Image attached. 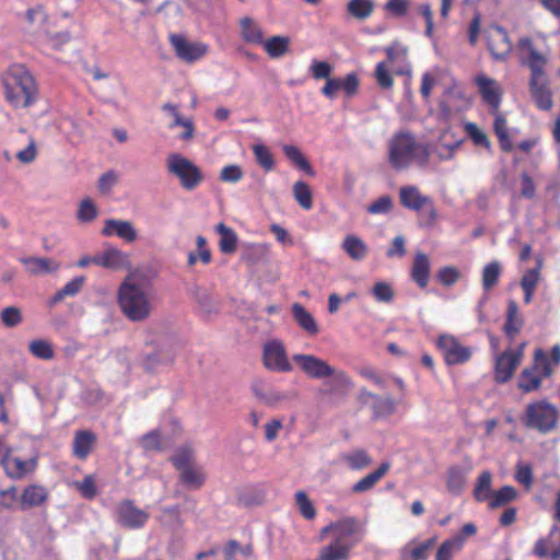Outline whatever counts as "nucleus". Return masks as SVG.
<instances>
[{"mask_svg": "<svg viewBox=\"0 0 560 560\" xmlns=\"http://www.w3.org/2000/svg\"><path fill=\"white\" fill-rule=\"evenodd\" d=\"M517 50L521 65L527 67L530 72L528 86L537 108L550 110L553 106V94L546 72L549 61L548 50L539 49L529 36L518 39Z\"/></svg>", "mask_w": 560, "mask_h": 560, "instance_id": "obj_1", "label": "nucleus"}, {"mask_svg": "<svg viewBox=\"0 0 560 560\" xmlns=\"http://www.w3.org/2000/svg\"><path fill=\"white\" fill-rule=\"evenodd\" d=\"M144 277L137 270L130 272L118 289V305L131 322H144L153 311L152 296Z\"/></svg>", "mask_w": 560, "mask_h": 560, "instance_id": "obj_2", "label": "nucleus"}, {"mask_svg": "<svg viewBox=\"0 0 560 560\" xmlns=\"http://www.w3.org/2000/svg\"><path fill=\"white\" fill-rule=\"evenodd\" d=\"M292 360L307 377L325 380L319 389V394L323 396L343 394L352 386L346 372L335 369L316 355L296 353L292 355Z\"/></svg>", "mask_w": 560, "mask_h": 560, "instance_id": "obj_3", "label": "nucleus"}, {"mask_svg": "<svg viewBox=\"0 0 560 560\" xmlns=\"http://www.w3.org/2000/svg\"><path fill=\"white\" fill-rule=\"evenodd\" d=\"M560 365V345L556 343L550 350V357L541 348H536L532 363L524 368L517 378V388L523 394L538 392L542 382L551 377L555 369Z\"/></svg>", "mask_w": 560, "mask_h": 560, "instance_id": "obj_4", "label": "nucleus"}, {"mask_svg": "<svg viewBox=\"0 0 560 560\" xmlns=\"http://www.w3.org/2000/svg\"><path fill=\"white\" fill-rule=\"evenodd\" d=\"M5 100L14 107H28L37 97V86L33 75L22 65L10 68L3 77Z\"/></svg>", "mask_w": 560, "mask_h": 560, "instance_id": "obj_5", "label": "nucleus"}, {"mask_svg": "<svg viewBox=\"0 0 560 560\" xmlns=\"http://www.w3.org/2000/svg\"><path fill=\"white\" fill-rule=\"evenodd\" d=\"M559 420L558 408L547 399L536 400L525 408L523 423L526 428L535 429L546 434L556 429Z\"/></svg>", "mask_w": 560, "mask_h": 560, "instance_id": "obj_6", "label": "nucleus"}, {"mask_svg": "<svg viewBox=\"0 0 560 560\" xmlns=\"http://www.w3.org/2000/svg\"><path fill=\"white\" fill-rule=\"evenodd\" d=\"M417 141L415 137L407 132L396 133L388 143V161L395 170L407 168L416 159Z\"/></svg>", "mask_w": 560, "mask_h": 560, "instance_id": "obj_7", "label": "nucleus"}, {"mask_svg": "<svg viewBox=\"0 0 560 560\" xmlns=\"http://www.w3.org/2000/svg\"><path fill=\"white\" fill-rule=\"evenodd\" d=\"M167 171L178 178L182 187L186 190H194L203 180L201 170L189 159L174 153L167 158Z\"/></svg>", "mask_w": 560, "mask_h": 560, "instance_id": "obj_8", "label": "nucleus"}, {"mask_svg": "<svg viewBox=\"0 0 560 560\" xmlns=\"http://www.w3.org/2000/svg\"><path fill=\"white\" fill-rule=\"evenodd\" d=\"M150 518L149 512L138 508L133 500H121L115 508V520L124 528L140 529Z\"/></svg>", "mask_w": 560, "mask_h": 560, "instance_id": "obj_9", "label": "nucleus"}, {"mask_svg": "<svg viewBox=\"0 0 560 560\" xmlns=\"http://www.w3.org/2000/svg\"><path fill=\"white\" fill-rule=\"evenodd\" d=\"M436 346L441 351L447 365H458L468 362L472 355V350L452 335H441L436 340Z\"/></svg>", "mask_w": 560, "mask_h": 560, "instance_id": "obj_10", "label": "nucleus"}, {"mask_svg": "<svg viewBox=\"0 0 560 560\" xmlns=\"http://www.w3.org/2000/svg\"><path fill=\"white\" fill-rule=\"evenodd\" d=\"M262 362L265 368L272 372L288 373L293 370L283 342L277 339L264 346Z\"/></svg>", "mask_w": 560, "mask_h": 560, "instance_id": "obj_11", "label": "nucleus"}, {"mask_svg": "<svg viewBox=\"0 0 560 560\" xmlns=\"http://www.w3.org/2000/svg\"><path fill=\"white\" fill-rule=\"evenodd\" d=\"M168 39L176 56L187 63H192L201 59L208 51L207 45L198 42H189L180 34H170Z\"/></svg>", "mask_w": 560, "mask_h": 560, "instance_id": "obj_12", "label": "nucleus"}, {"mask_svg": "<svg viewBox=\"0 0 560 560\" xmlns=\"http://www.w3.org/2000/svg\"><path fill=\"white\" fill-rule=\"evenodd\" d=\"M358 400L371 408L374 419L389 417L396 409V404L390 396H380L365 388L360 389Z\"/></svg>", "mask_w": 560, "mask_h": 560, "instance_id": "obj_13", "label": "nucleus"}, {"mask_svg": "<svg viewBox=\"0 0 560 560\" xmlns=\"http://www.w3.org/2000/svg\"><path fill=\"white\" fill-rule=\"evenodd\" d=\"M487 45L495 60H505L512 51V43L506 30L500 25L490 27Z\"/></svg>", "mask_w": 560, "mask_h": 560, "instance_id": "obj_14", "label": "nucleus"}, {"mask_svg": "<svg viewBox=\"0 0 560 560\" xmlns=\"http://www.w3.org/2000/svg\"><path fill=\"white\" fill-rule=\"evenodd\" d=\"M10 453L11 448H7V452L3 454L1 459V464L10 478L21 479L36 469V457L22 459L20 457L12 456Z\"/></svg>", "mask_w": 560, "mask_h": 560, "instance_id": "obj_15", "label": "nucleus"}, {"mask_svg": "<svg viewBox=\"0 0 560 560\" xmlns=\"http://www.w3.org/2000/svg\"><path fill=\"white\" fill-rule=\"evenodd\" d=\"M334 526L335 532H337L335 538L348 540L349 542H353L354 546L361 541L365 535L364 525L357 517L348 516L340 518L334 522Z\"/></svg>", "mask_w": 560, "mask_h": 560, "instance_id": "obj_16", "label": "nucleus"}, {"mask_svg": "<svg viewBox=\"0 0 560 560\" xmlns=\"http://www.w3.org/2000/svg\"><path fill=\"white\" fill-rule=\"evenodd\" d=\"M475 83L483 102L497 112L502 101V91L498 82L486 74H478L475 78Z\"/></svg>", "mask_w": 560, "mask_h": 560, "instance_id": "obj_17", "label": "nucleus"}, {"mask_svg": "<svg viewBox=\"0 0 560 560\" xmlns=\"http://www.w3.org/2000/svg\"><path fill=\"white\" fill-rule=\"evenodd\" d=\"M533 553L538 558L560 560V529L556 525L551 527L548 537L539 538L535 542Z\"/></svg>", "mask_w": 560, "mask_h": 560, "instance_id": "obj_18", "label": "nucleus"}, {"mask_svg": "<svg viewBox=\"0 0 560 560\" xmlns=\"http://www.w3.org/2000/svg\"><path fill=\"white\" fill-rule=\"evenodd\" d=\"M520 365V354L517 357L511 355V349L503 351L495 359L494 364V381L498 384H504L509 382L517 366Z\"/></svg>", "mask_w": 560, "mask_h": 560, "instance_id": "obj_19", "label": "nucleus"}, {"mask_svg": "<svg viewBox=\"0 0 560 560\" xmlns=\"http://www.w3.org/2000/svg\"><path fill=\"white\" fill-rule=\"evenodd\" d=\"M454 80L447 69L435 68L422 77V96H428L432 89L440 86L443 91L450 90Z\"/></svg>", "mask_w": 560, "mask_h": 560, "instance_id": "obj_20", "label": "nucleus"}, {"mask_svg": "<svg viewBox=\"0 0 560 560\" xmlns=\"http://www.w3.org/2000/svg\"><path fill=\"white\" fill-rule=\"evenodd\" d=\"M104 236H113L124 240L127 243H132L138 238V232L130 221L107 219L102 230Z\"/></svg>", "mask_w": 560, "mask_h": 560, "instance_id": "obj_21", "label": "nucleus"}, {"mask_svg": "<svg viewBox=\"0 0 560 560\" xmlns=\"http://www.w3.org/2000/svg\"><path fill=\"white\" fill-rule=\"evenodd\" d=\"M94 265L119 270L129 266V255L116 247H108L104 252L96 254Z\"/></svg>", "mask_w": 560, "mask_h": 560, "instance_id": "obj_22", "label": "nucleus"}, {"mask_svg": "<svg viewBox=\"0 0 560 560\" xmlns=\"http://www.w3.org/2000/svg\"><path fill=\"white\" fill-rule=\"evenodd\" d=\"M353 547V542L334 538L329 545L319 550L318 560H348Z\"/></svg>", "mask_w": 560, "mask_h": 560, "instance_id": "obj_23", "label": "nucleus"}, {"mask_svg": "<svg viewBox=\"0 0 560 560\" xmlns=\"http://www.w3.org/2000/svg\"><path fill=\"white\" fill-rule=\"evenodd\" d=\"M523 326L524 319L520 313L518 305L514 300H510L508 303L503 332L510 341H513L521 332Z\"/></svg>", "mask_w": 560, "mask_h": 560, "instance_id": "obj_24", "label": "nucleus"}, {"mask_svg": "<svg viewBox=\"0 0 560 560\" xmlns=\"http://www.w3.org/2000/svg\"><path fill=\"white\" fill-rule=\"evenodd\" d=\"M20 261L25 266L26 271L33 276H43L56 272L60 264L46 257H21Z\"/></svg>", "mask_w": 560, "mask_h": 560, "instance_id": "obj_25", "label": "nucleus"}, {"mask_svg": "<svg viewBox=\"0 0 560 560\" xmlns=\"http://www.w3.org/2000/svg\"><path fill=\"white\" fill-rule=\"evenodd\" d=\"M48 490L39 485H30L24 488L20 504L22 510H27L36 506H40L48 499Z\"/></svg>", "mask_w": 560, "mask_h": 560, "instance_id": "obj_26", "label": "nucleus"}, {"mask_svg": "<svg viewBox=\"0 0 560 560\" xmlns=\"http://www.w3.org/2000/svg\"><path fill=\"white\" fill-rule=\"evenodd\" d=\"M95 435L91 431H77L73 438V454L79 459H85L95 444Z\"/></svg>", "mask_w": 560, "mask_h": 560, "instance_id": "obj_27", "label": "nucleus"}, {"mask_svg": "<svg viewBox=\"0 0 560 560\" xmlns=\"http://www.w3.org/2000/svg\"><path fill=\"white\" fill-rule=\"evenodd\" d=\"M292 316L295 323L308 335L318 334L319 329L315 318L303 305L294 303L292 305Z\"/></svg>", "mask_w": 560, "mask_h": 560, "instance_id": "obj_28", "label": "nucleus"}, {"mask_svg": "<svg viewBox=\"0 0 560 560\" xmlns=\"http://www.w3.org/2000/svg\"><path fill=\"white\" fill-rule=\"evenodd\" d=\"M494 115L493 131L498 138L501 150L509 153L514 149V147L509 135L508 121L498 110L494 112Z\"/></svg>", "mask_w": 560, "mask_h": 560, "instance_id": "obj_29", "label": "nucleus"}, {"mask_svg": "<svg viewBox=\"0 0 560 560\" xmlns=\"http://www.w3.org/2000/svg\"><path fill=\"white\" fill-rule=\"evenodd\" d=\"M341 248L351 259L357 261L363 260L369 253L368 245L357 235H347L341 244Z\"/></svg>", "mask_w": 560, "mask_h": 560, "instance_id": "obj_30", "label": "nucleus"}, {"mask_svg": "<svg viewBox=\"0 0 560 560\" xmlns=\"http://www.w3.org/2000/svg\"><path fill=\"white\" fill-rule=\"evenodd\" d=\"M389 464L383 463L376 470L368 474L352 486L354 493H362L371 490L388 471Z\"/></svg>", "mask_w": 560, "mask_h": 560, "instance_id": "obj_31", "label": "nucleus"}, {"mask_svg": "<svg viewBox=\"0 0 560 560\" xmlns=\"http://www.w3.org/2000/svg\"><path fill=\"white\" fill-rule=\"evenodd\" d=\"M468 469L460 466H452L447 470L446 475V487L453 494H460L466 485Z\"/></svg>", "mask_w": 560, "mask_h": 560, "instance_id": "obj_32", "label": "nucleus"}, {"mask_svg": "<svg viewBox=\"0 0 560 560\" xmlns=\"http://www.w3.org/2000/svg\"><path fill=\"white\" fill-rule=\"evenodd\" d=\"M270 58H281L290 49V38L288 36H271L261 44Z\"/></svg>", "mask_w": 560, "mask_h": 560, "instance_id": "obj_33", "label": "nucleus"}, {"mask_svg": "<svg viewBox=\"0 0 560 560\" xmlns=\"http://www.w3.org/2000/svg\"><path fill=\"white\" fill-rule=\"evenodd\" d=\"M464 547V538L462 535H455L454 537L446 539L438 548L435 553V560H452L454 555L459 552Z\"/></svg>", "mask_w": 560, "mask_h": 560, "instance_id": "obj_34", "label": "nucleus"}, {"mask_svg": "<svg viewBox=\"0 0 560 560\" xmlns=\"http://www.w3.org/2000/svg\"><path fill=\"white\" fill-rule=\"evenodd\" d=\"M180 481L188 488L199 489L206 480V475L202 468L198 465H192L179 471Z\"/></svg>", "mask_w": 560, "mask_h": 560, "instance_id": "obj_35", "label": "nucleus"}, {"mask_svg": "<svg viewBox=\"0 0 560 560\" xmlns=\"http://www.w3.org/2000/svg\"><path fill=\"white\" fill-rule=\"evenodd\" d=\"M217 231L220 234L219 248L224 254H233L237 246L236 233L224 223L217 225Z\"/></svg>", "mask_w": 560, "mask_h": 560, "instance_id": "obj_36", "label": "nucleus"}, {"mask_svg": "<svg viewBox=\"0 0 560 560\" xmlns=\"http://www.w3.org/2000/svg\"><path fill=\"white\" fill-rule=\"evenodd\" d=\"M194 294L202 313L206 315L219 313L220 303L210 292L205 289L197 288Z\"/></svg>", "mask_w": 560, "mask_h": 560, "instance_id": "obj_37", "label": "nucleus"}, {"mask_svg": "<svg viewBox=\"0 0 560 560\" xmlns=\"http://www.w3.org/2000/svg\"><path fill=\"white\" fill-rule=\"evenodd\" d=\"M241 28L245 42L256 45L264 43L261 28L250 18H243L241 20Z\"/></svg>", "mask_w": 560, "mask_h": 560, "instance_id": "obj_38", "label": "nucleus"}, {"mask_svg": "<svg viewBox=\"0 0 560 560\" xmlns=\"http://www.w3.org/2000/svg\"><path fill=\"white\" fill-rule=\"evenodd\" d=\"M517 498V491L512 486H503L497 491H493L490 495L489 508L498 509L506 505L508 503L514 501Z\"/></svg>", "mask_w": 560, "mask_h": 560, "instance_id": "obj_39", "label": "nucleus"}, {"mask_svg": "<svg viewBox=\"0 0 560 560\" xmlns=\"http://www.w3.org/2000/svg\"><path fill=\"white\" fill-rule=\"evenodd\" d=\"M492 486V475L489 470L482 471L478 479L474 489V498L478 502H486L490 499Z\"/></svg>", "mask_w": 560, "mask_h": 560, "instance_id": "obj_40", "label": "nucleus"}, {"mask_svg": "<svg viewBox=\"0 0 560 560\" xmlns=\"http://www.w3.org/2000/svg\"><path fill=\"white\" fill-rule=\"evenodd\" d=\"M341 460L353 470H361L372 463L371 457L364 450H355L351 453H345L341 455Z\"/></svg>", "mask_w": 560, "mask_h": 560, "instance_id": "obj_41", "label": "nucleus"}, {"mask_svg": "<svg viewBox=\"0 0 560 560\" xmlns=\"http://www.w3.org/2000/svg\"><path fill=\"white\" fill-rule=\"evenodd\" d=\"M85 283V277L80 276L73 278L71 281L65 284L62 289L57 291L51 298V304L61 302L67 296H75L83 288Z\"/></svg>", "mask_w": 560, "mask_h": 560, "instance_id": "obj_42", "label": "nucleus"}, {"mask_svg": "<svg viewBox=\"0 0 560 560\" xmlns=\"http://www.w3.org/2000/svg\"><path fill=\"white\" fill-rule=\"evenodd\" d=\"M284 155L294 163L299 168L306 172L308 175L313 176L314 171L307 160L303 156L300 149L295 145L284 144L283 148Z\"/></svg>", "mask_w": 560, "mask_h": 560, "instance_id": "obj_43", "label": "nucleus"}, {"mask_svg": "<svg viewBox=\"0 0 560 560\" xmlns=\"http://www.w3.org/2000/svg\"><path fill=\"white\" fill-rule=\"evenodd\" d=\"M293 197L296 202L305 210H310L313 207V195L310 186L302 180L296 182L293 185Z\"/></svg>", "mask_w": 560, "mask_h": 560, "instance_id": "obj_44", "label": "nucleus"}, {"mask_svg": "<svg viewBox=\"0 0 560 560\" xmlns=\"http://www.w3.org/2000/svg\"><path fill=\"white\" fill-rule=\"evenodd\" d=\"M30 352L37 359L51 360L55 357V350L48 340L34 339L28 345Z\"/></svg>", "mask_w": 560, "mask_h": 560, "instance_id": "obj_45", "label": "nucleus"}, {"mask_svg": "<svg viewBox=\"0 0 560 560\" xmlns=\"http://www.w3.org/2000/svg\"><path fill=\"white\" fill-rule=\"evenodd\" d=\"M374 9V3L372 0H350L347 5V11L350 15L359 19L365 20L369 18Z\"/></svg>", "mask_w": 560, "mask_h": 560, "instance_id": "obj_46", "label": "nucleus"}, {"mask_svg": "<svg viewBox=\"0 0 560 560\" xmlns=\"http://www.w3.org/2000/svg\"><path fill=\"white\" fill-rule=\"evenodd\" d=\"M400 203L410 210H420V192L416 186L401 187L399 191Z\"/></svg>", "mask_w": 560, "mask_h": 560, "instance_id": "obj_47", "label": "nucleus"}, {"mask_svg": "<svg viewBox=\"0 0 560 560\" xmlns=\"http://www.w3.org/2000/svg\"><path fill=\"white\" fill-rule=\"evenodd\" d=\"M253 393L259 400L269 406H275L287 398L285 394L271 388L265 389L261 384L253 385Z\"/></svg>", "mask_w": 560, "mask_h": 560, "instance_id": "obj_48", "label": "nucleus"}, {"mask_svg": "<svg viewBox=\"0 0 560 560\" xmlns=\"http://www.w3.org/2000/svg\"><path fill=\"white\" fill-rule=\"evenodd\" d=\"M539 280V266L527 270L521 280V287L525 293V301L529 302Z\"/></svg>", "mask_w": 560, "mask_h": 560, "instance_id": "obj_49", "label": "nucleus"}, {"mask_svg": "<svg viewBox=\"0 0 560 560\" xmlns=\"http://www.w3.org/2000/svg\"><path fill=\"white\" fill-rule=\"evenodd\" d=\"M242 555L245 558L253 556V546H241L236 540H229L223 548L224 560H234L236 555Z\"/></svg>", "mask_w": 560, "mask_h": 560, "instance_id": "obj_50", "label": "nucleus"}, {"mask_svg": "<svg viewBox=\"0 0 560 560\" xmlns=\"http://www.w3.org/2000/svg\"><path fill=\"white\" fill-rule=\"evenodd\" d=\"M501 273V266L498 261H491L485 266L482 271V285L486 290L493 288Z\"/></svg>", "mask_w": 560, "mask_h": 560, "instance_id": "obj_51", "label": "nucleus"}, {"mask_svg": "<svg viewBox=\"0 0 560 560\" xmlns=\"http://www.w3.org/2000/svg\"><path fill=\"white\" fill-rule=\"evenodd\" d=\"M515 480L526 490L532 489L534 483L533 468L529 464L518 463L515 467Z\"/></svg>", "mask_w": 560, "mask_h": 560, "instance_id": "obj_52", "label": "nucleus"}, {"mask_svg": "<svg viewBox=\"0 0 560 560\" xmlns=\"http://www.w3.org/2000/svg\"><path fill=\"white\" fill-rule=\"evenodd\" d=\"M0 318H1L2 324L7 328L16 327L23 320L21 310L16 306L4 307L0 313Z\"/></svg>", "mask_w": 560, "mask_h": 560, "instance_id": "obj_53", "label": "nucleus"}, {"mask_svg": "<svg viewBox=\"0 0 560 560\" xmlns=\"http://www.w3.org/2000/svg\"><path fill=\"white\" fill-rule=\"evenodd\" d=\"M177 470H183L195 465L194 453L189 447L179 448L171 458Z\"/></svg>", "mask_w": 560, "mask_h": 560, "instance_id": "obj_54", "label": "nucleus"}, {"mask_svg": "<svg viewBox=\"0 0 560 560\" xmlns=\"http://www.w3.org/2000/svg\"><path fill=\"white\" fill-rule=\"evenodd\" d=\"M253 152L257 163L266 171H271L275 166V161L269 149L264 144H255Z\"/></svg>", "mask_w": 560, "mask_h": 560, "instance_id": "obj_55", "label": "nucleus"}, {"mask_svg": "<svg viewBox=\"0 0 560 560\" xmlns=\"http://www.w3.org/2000/svg\"><path fill=\"white\" fill-rule=\"evenodd\" d=\"M465 131L476 145H480L486 149L491 148V142L488 136L479 129L475 122L465 124Z\"/></svg>", "mask_w": 560, "mask_h": 560, "instance_id": "obj_56", "label": "nucleus"}, {"mask_svg": "<svg viewBox=\"0 0 560 560\" xmlns=\"http://www.w3.org/2000/svg\"><path fill=\"white\" fill-rule=\"evenodd\" d=\"M460 278L459 270L454 266H445L442 267L436 272V279L438 281L444 285V287H452L454 285Z\"/></svg>", "mask_w": 560, "mask_h": 560, "instance_id": "obj_57", "label": "nucleus"}, {"mask_svg": "<svg viewBox=\"0 0 560 560\" xmlns=\"http://www.w3.org/2000/svg\"><path fill=\"white\" fill-rule=\"evenodd\" d=\"M372 295L377 302L389 303L394 299V291L389 283L378 281L371 290Z\"/></svg>", "mask_w": 560, "mask_h": 560, "instance_id": "obj_58", "label": "nucleus"}, {"mask_svg": "<svg viewBox=\"0 0 560 560\" xmlns=\"http://www.w3.org/2000/svg\"><path fill=\"white\" fill-rule=\"evenodd\" d=\"M310 71L315 80H328L332 72V66L327 61L312 60Z\"/></svg>", "mask_w": 560, "mask_h": 560, "instance_id": "obj_59", "label": "nucleus"}, {"mask_svg": "<svg viewBox=\"0 0 560 560\" xmlns=\"http://www.w3.org/2000/svg\"><path fill=\"white\" fill-rule=\"evenodd\" d=\"M141 446L147 452H160L163 450L161 434L158 430L150 431L141 439Z\"/></svg>", "mask_w": 560, "mask_h": 560, "instance_id": "obj_60", "label": "nucleus"}, {"mask_svg": "<svg viewBox=\"0 0 560 560\" xmlns=\"http://www.w3.org/2000/svg\"><path fill=\"white\" fill-rule=\"evenodd\" d=\"M295 502L296 505L299 506L301 514L306 520H312L315 517L316 511L305 492L298 491L295 493Z\"/></svg>", "mask_w": 560, "mask_h": 560, "instance_id": "obj_61", "label": "nucleus"}, {"mask_svg": "<svg viewBox=\"0 0 560 560\" xmlns=\"http://www.w3.org/2000/svg\"><path fill=\"white\" fill-rule=\"evenodd\" d=\"M359 374L371 381L373 384H375L378 388L384 389L387 386V380L384 375L378 373L375 369L372 366L365 365L359 369Z\"/></svg>", "mask_w": 560, "mask_h": 560, "instance_id": "obj_62", "label": "nucleus"}, {"mask_svg": "<svg viewBox=\"0 0 560 560\" xmlns=\"http://www.w3.org/2000/svg\"><path fill=\"white\" fill-rule=\"evenodd\" d=\"M97 215V210L94 202L90 199H83L78 210V219L82 222H91Z\"/></svg>", "mask_w": 560, "mask_h": 560, "instance_id": "obj_63", "label": "nucleus"}, {"mask_svg": "<svg viewBox=\"0 0 560 560\" xmlns=\"http://www.w3.org/2000/svg\"><path fill=\"white\" fill-rule=\"evenodd\" d=\"M359 85L360 80L355 72H350L343 79H341V90L348 97H352L358 93Z\"/></svg>", "mask_w": 560, "mask_h": 560, "instance_id": "obj_64", "label": "nucleus"}]
</instances>
